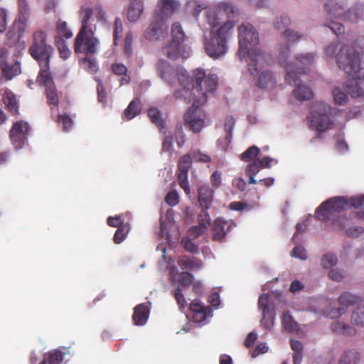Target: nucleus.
Returning <instances> with one entry per match:
<instances>
[{
	"label": "nucleus",
	"instance_id": "f257e3e1",
	"mask_svg": "<svg viewBox=\"0 0 364 364\" xmlns=\"http://www.w3.org/2000/svg\"><path fill=\"white\" fill-rule=\"evenodd\" d=\"M177 75L181 89L174 92V97L186 103L193 101V106L204 105L208 100V94L212 93L218 86L217 75L207 74L201 68L194 70L193 77L186 70H180Z\"/></svg>",
	"mask_w": 364,
	"mask_h": 364
},
{
	"label": "nucleus",
	"instance_id": "f03ea898",
	"mask_svg": "<svg viewBox=\"0 0 364 364\" xmlns=\"http://www.w3.org/2000/svg\"><path fill=\"white\" fill-rule=\"evenodd\" d=\"M259 41V33L251 23H243L238 27L239 48L237 55L240 60L248 55L247 68L252 75L258 74L269 63L267 55L255 47Z\"/></svg>",
	"mask_w": 364,
	"mask_h": 364
},
{
	"label": "nucleus",
	"instance_id": "7ed1b4c3",
	"mask_svg": "<svg viewBox=\"0 0 364 364\" xmlns=\"http://www.w3.org/2000/svg\"><path fill=\"white\" fill-rule=\"evenodd\" d=\"M336 56L338 66L349 77L344 84L346 92L353 97L364 95V68L360 67L358 53L351 47L343 46Z\"/></svg>",
	"mask_w": 364,
	"mask_h": 364
},
{
	"label": "nucleus",
	"instance_id": "20e7f679",
	"mask_svg": "<svg viewBox=\"0 0 364 364\" xmlns=\"http://www.w3.org/2000/svg\"><path fill=\"white\" fill-rule=\"evenodd\" d=\"M181 4L176 0H159L154 20L145 31V38L151 41L166 37L168 27L166 21L178 10Z\"/></svg>",
	"mask_w": 364,
	"mask_h": 364
},
{
	"label": "nucleus",
	"instance_id": "39448f33",
	"mask_svg": "<svg viewBox=\"0 0 364 364\" xmlns=\"http://www.w3.org/2000/svg\"><path fill=\"white\" fill-rule=\"evenodd\" d=\"M348 201L343 196L331 198L323 202L316 210V218L322 222L331 220L333 229L336 231L343 230L350 225V218L336 217L337 214L343 210Z\"/></svg>",
	"mask_w": 364,
	"mask_h": 364
},
{
	"label": "nucleus",
	"instance_id": "423d86ee",
	"mask_svg": "<svg viewBox=\"0 0 364 364\" xmlns=\"http://www.w3.org/2000/svg\"><path fill=\"white\" fill-rule=\"evenodd\" d=\"M234 23L223 22L219 27L211 28L210 38L205 43V50L209 57L218 59L225 55L228 50V41L232 35Z\"/></svg>",
	"mask_w": 364,
	"mask_h": 364
},
{
	"label": "nucleus",
	"instance_id": "0eeeda50",
	"mask_svg": "<svg viewBox=\"0 0 364 364\" xmlns=\"http://www.w3.org/2000/svg\"><path fill=\"white\" fill-rule=\"evenodd\" d=\"M239 16L240 11L237 7L229 1H220L205 12L207 22L213 28L219 27L225 19H226L225 22L232 21L235 26Z\"/></svg>",
	"mask_w": 364,
	"mask_h": 364
},
{
	"label": "nucleus",
	"instance_id": "6e6552de",
	"mask_svg": "<svg viewBox=\"0 0 364 364\" xmlns=\"http://www.w3.org/2000/svg\"><path fill=\"white\" fill-rule=\"evenodd\" d=\"M54 53L53 47L48 43V34L43 29H37L32 34L28 53L37 62L50 60Z\"/></svg>",
	"mask_w": 364,
	"mask_h": 364
},
{
	"label": "nucleus",
	"instance_id": "1a4fd4ad",
	"mask_svg": "<svg viewBox=\"0 0 364 364\" xmlns=\"http://www.w3.org/2000/svg\"><path fill=\"white\" fill-rule=\"evenodd\" d=\"M290 54L289 46H282L279 48L278 60L281 66L287 71V66L290 70L296 73L298 76L307 74L309 72V67L314 63V55L313 53L301 54L296 57L295 62L288 63L287 58Z\"/></svg>",
	"mask_w": 364,
	"mask_h": 364
},
{
	"label": "nucleus",
	"instance_id": "9d476101",
	"mask_svg": "<svg viewBox=\"0 0 364 364\" xmlns=\"http://www.w3.org/2000/svg\"><path fill=\"white\" fill-rule=\"evenodd\" d=\"M328 107L323 102H317L309 116L311 125L317 131L325 132L331 126V119L328 115Z\"/></svg>",
	"mask_w": 364,
	"mask_h": 364
},
{
	"label": "nucleus",
	"instance_id": "9b49d317",
	"mask_svg": "<svg viewBox=\"0 0 364 364\" xmlns=\"http://www.w3.org/2000/svg\"><path fill=\"white\" fill-rule=\"evenodd\" d=\"M99 41L95 37V33H77L74 43V50L76 53L92 55L97 52Z\"/></svg>",
	"mask_w": 364,
	"mask_h": 364
},
{
	"label": "nucleus",
	"instance_id": "f8f14e48",
	"mask_svg": "<svg viewBox=\"0 0 364 364\" xmlns=\"http://www.w3.org/2000/svg\"><path fill=\"white\" fill-rule=\"evenodd\" d=\"M287 73L285 80L289 85H294L296 87L293 91L294 96L299 101L309 100L314 97V93L310 87L301 83L299 76L287 66Z\"/></svg>",
	"mask_w": 364,
	"mask_h": 364
},
{
	"label": "nucleus",
	"instance_id": "ddd939ff",
	"mask_svg": "<svg viewBox=\"0 0 364 364\" xmlns=\"http://www.w3.org/2000/svg\"><path fill=\"white\" fill-rule=\"evenodd\" d=\"M199 107L193 104L184 115L185 126L193 133L200 132L205 127V113Z\"/></svg>",
	"mask_w": 364,
	"mask_h": 364
},
{
	"label": "nucleus",
	"instance_id": "4468645a",
	"mask_svg": "<svg viewBox=\"0 0 364 364\" xmlns=\"http://www.w3.org/2000/svg\"><path fill=\"white\" fill-rule=\"evenodd\" d=\"M28 131L29 125L24 121H18L13 124L10 130L9 137L16 149H21L24 145Z\"/></svg>",
	"mask_w": 364,
	"mask_h": 364
},
{
	"label": "nucleus",
	"instance_id": "2eb2a0df",
	"mask_svg": "<svg viewBox=\"0 0 364 364\" xmlns=\"http://www.w3.org/2000/svg\"><path fill=\"white\" fill-rule=\"evenodd\" d=\"M163 53L171 60H176L178 58L186 59L190 55L191 47L188 44L171 41L163 47Z\"/></svg>",
	"mask_w": 364,
	"mask_h": 364
},
{
	"label": "nucleus",
	"instance_id": "dca6fc26",
	"mask_svg": "<svg viewBox=\"0 0 364 364\" xmlns=\"http://www.w3.org/2000/svg\"><path fill=\"white\" fill-rule=\"evenodd\" d=\"M236 226L232 220H225L222 218H218L215 220L213 232V240L215 241H222L233 228Z\"/></svg>",
	"mask_w": 364,
	"mask_h": 364
},
{
	"label": "nucleus",
	"instance_id": "f3484780",
	"mask_svg": "<svg viewBox=\"0 0 364 364\" xmlns=\"http://www.w3.org/2000/svg\"><path fill=\"white\" fill-rule=\"evenodd\" d=\"M338 303L340 306L338 308L331 310L329 314L332 318L340 316L345 314L347 308L351 305L360 301V297L356 295L352 294L349 292H344L338 297Z\"/></svg>",
	"mask_w": 364,
	"mask_h": 364
},
{
	"label": "nucleus",
	"instance_id": "a211bd4d",
	"mask_svg": "<svg viewBox=\"0 0 364 364\" xmlns=\"http://www.w3.org/2000/svg\"><path fill=\"white\" fill-rule=\"evenodd\" d=\"M256 85L260 89L272 90L277 87V82L272 71L264 70L259 73Z\"/></svg>",
	"mask_w": 364,
	"mask_h": 364
},
{
	"label": "nucleus",
	"instance_id": "6ab92c4d",
	"mask_svg": "<svg viewBox=\"0 0 364 364\" xmlns=\"http://www.w3.org/2000/svg\"><path fill=\"white\" fill-rule=\"evenodd\" d=\"M37 63L40 67V71L37 76V82L45 87L54 85L52 75L50 71V60L40 61Z\"/></svg>",
	"mask_w": 364,
	"mask_h": 364
},
{
	"label": "nucleus",
	"instance_id": "aec40b11",
	"mask_svg": "<svg viewBox=\"0 0 364 364\" xmlns=\"http://www.w3.org/2000/svg\"><path fill=\"white\" fill-rule=\"evenodd\" d=\"M347 4L346 2L337 0H328L325 4L324 8L328 15L330 17L338 18L343 16L346 10Z\"/></svg>",
	"mask_w": 364,
	"mask_h": 364
},
{
	"label": "nucleus",
	"instance_id": "412c9836",
	"mask_svg": "<svg viewBox=\"0 0 364 364\" xmlns=\"http://www.w3.org/2000/svg\"><path fill=\"white\" fill-rule=\"evenodd\" d=\"M93 14L92 9L87 7L82 9L81 27L78 33H90L95 31V26L92 23Z\"/></svg>",
	"mask_w": 364,
	"mask_h": 364
},
{
	"label": "nucleus",
	"instance_id": "4be33fe9",
	"mask_svg": "<svg viewBox=\"0 0 364 364\" xmlns=\"http://www.w3.org/2000/svg\"><path fill=\"white\" fill-rule=\"evenodd\" d=\"M149 316V308L146 304H140L134 309L132 320L135 325H144Z\"/></svg>",
	"mask_w": 364,
	"mask_h": 364
},
{
	"label": "nucleus",
	"instance_id": "5701e85b",
	"mask_svg": "<svg viewBox=\"0 0 364 364\" xmlns=\"http://www.w3.org/2000/svg\"><path fill=\"white\" fill-rule=\"evenodd\" d=\"M198 198L200 205L203 209H209L213 200V191L209 186H200L198 191Z\"/></svg>",
	"mask_w": 364,
	"mask_h": 364
},
{
	"label": "nucleus",
	"instance_id": "b1692460",
	"mask_svg": "<svg viewBox=\"0 0 364 364\" xmlns=\"http://www.w3.org/2000/svg\"><path fill=\"white\" fill-rule=\"evenodd\" d=\"M0 68L2 76L6 80H11L14 77L21 73V63L18 61H16L13 64H10L6 61L5 63H1Z\"/></svg>",
	"mask_w": 364,
	"mask_h": 364
},
{
	"label": "nucleus",
	"instance_id": "393cba45",
	"mask_svg": "<svg viewBox=\"0 0 364 364\" xmlns=\"http://www.w3.org/2000/svg\"><path fill=\"white\" fill-rule=\"evenodd\" d=\"M331 328L332 331L337 335L353 336L357 333L356 329L353 326L341 321H333L331 325Z\"/></svg>",
	"mask_w": 364,
	"mask_h": 364
},
{
	"label": "nucleus",
	"instance_id": "a878e982",
	"mask_svg": "<svg viewBox=\"0 0 364 364\" xmlns=\"http://www.w3.org/2000/svg\"><path fill=\"white\" fill-rule=\"evenodd\" d=\"M178 265L182 269L197 271L202 268L203 263L201 259L196 257L183 256L178 261Z\"/></svg>",
	"mask_w": 364,
	"mask_h": 364
},
{
	"label": "nucleus",
	"instance_id": "bb28decb",
	"mask_svg": "<svg viewBox=\"0 0 364 364\" xmlns=\"http://www.w3.org/2000/svg\"><path fill=\"white\" fill-rule=\"evenodd\" d=\"M18 22L23 27L20 28L21 33L25 31L26 23L30 17V6L26 0L18 1Z\"/></svg>",
	"mask_w": 364,
	"mask_h": 364
},
{
	"label": "nucleus",
	"instance_id": "cd10ccee",
	"mask_svg": "<svg viewBox=\"0 0 364 364\" xmlns=\"http://www.w3.org/2000/svg\"><path fill=\"white\" fill-rule=\"evenodd\" d=\"M144 10L143 2L141 0H133L128 9L127 18L129 21H136Z\"/></svg>",
	"mask_w": 364,
	"mask_h": 364
},
{
	"label": "nucleus",
	"instance_id": "c85d7f7f",
	"mask_svg": "<svg viewBox=\"0 0 364 364\" xmlns=\"http://www.w3.org/2000/svg\"><path fill=\"white\" fill-rule=\"evenodd\" d=\"M360 359V353L355 349H350L342 353L338 364H358Z\"/></svg>",
	"mask_w": 364,
	"mask_h": 364
},
{
	"label": "nucleus",
	"instance_id": "c756f323",
	"mask_svg": "<svg viewBox=\"0 0 364 364\" xmlns=\"http://www.w3.org/2000/svg\"><path fill=\"white\" fill-rule=\"evenodd\" d=\"M156 70L161 79L165 80L169 85H171V82L168 78L173 73V68L169 63L164 60H159L156 64Z\"/></svg>",
	"mask_w": 364,
	"mask_h": 364
},
{
	"label": "nucleus",
	"instance_id": "7c9ffc66",
	"mask_svg": "<svg viewBox=\"0 0 364 364\" xmlns=\"http://www.w3.org/2000/svg\"><path fill=\"white\" fill-rule=\"evenodd\" d=\"M4 103L13 115L18 113V105L16 95L11 92H5L3 96Z\"/></svg>",
	"mask_w": 364,
	"mask_h": 364
},
{
	"label": "nucleus",
	"instance_id": "2f4dec72",
	"mask_svg": "<svg viewBox=\"0 0 364 364\" xmlns=\"http://www.w3.org/2000/svg\"><path fill=\"white\" fill-rule=\"evenodd\" d=\"M350 322L353 326L364 328V304L358 306L352 311Z\"/></svg>",
	"mask_w": 364,
	"mask_h": 364
},
{
	"label": "nucleus",
	"instance_id": "473e14b6",
	"mask_svg": "<svg viewBox=\"0 0 364 364\" xmlns=\"http://www.w3.org/2000/svg\"><path fill=\"white\" fill-rule=\"evenodd\" d=\"M112 70L117 75H123L120 79V85L128 84L130 82V77L127 75V68L124 64H112Z\"/></svg>",
	"mask_w": 364,
	"mask_h": 364
},
{
	"label": "nucleus",
	"instance_id": "72a5a7b5",
	"mask_svg": "<svg viewBox=\"0 0 364 364\" xmlns=\"http://www.w3.org/2000/svg\"><path fill=\"white\" fill-rule=\"evenodd\" d=\"M205 8L204 4L199 3L198 1L189 0L186 2L185 9L188 14L197 18L200 12Z\"/></svg>",
	"mask_w": 364,
	"mask_h": 364
},
{
	"label": "nucleus",
	"instance_id": "f704fd0d",
	"mask_svg": "<svg viewBox=\"0 0 364 364\" xmlns=\"http://www.w3.org/2000/svg\"><path fill=\"white\" fill-rule=\"evenodd\" d=\"M171 41L178 42L181 44H186V37L183 31L181 25L178 22H175L171 27Z\"/></svg>",
	"mask_w": 364,
	"mask_h": 364
},
{
	"label": "nucleus",
	"instance_id": "c9c22d12",
	"mask_svg": "<svg viewBox=\"0 0 364 364\" xmlns=\"http://www.w3.org/2000/svg\"><path fill=\"white\" fill-rule=\"evenodd\" d=\"M141 111V106L139 100L134 99L130 102L128 107L124 112V117L127 119L130 120L135 116L139 114Z\"/></svg>",
	"mask_w": 364,
	"mask_h": 364
},
{
	"label": "nucleus",
	"instance_id": "e433bc0d",
	"mask_svg": "<svg viewBox=\"0 0 364 364\" xmlns=\"http://www.w3.org/2000/svg\"><path fill=\"white\" fill-rule=\"evenodd\" d=\"M63 360L62 352L55 349L49 352L39 364H60Z\"/></svg>",
	"mask_w": 364,
	"mask_h": 364
},
{
	"label": "nucleus",
	"instance_id": "4c0bfd02",
	"mask_svg": "<svg viewBox=\"0 0 364 364\" xmlns=\"http://www.w3.org/2000/svg\"><path fill=\"white\" fill-rule=\"evenodd\" d=\"M54 42L58 50L60 57L64 60L68 58L71 52L66 45L65 40L60 36H55Z\"/></svg>",
	"mask_w": 364,
	"mask_h": 364
},
{
	"label": "nucleus",
	"instance_id": "58836bf2",
	"mask_svg": "<svg viewBox=\"0 0 364 364\" xmlns=\"http://www.w3.org/2000/svg\"><path fill=\"white\" fill-rule=\"evenodd\" d=\"M260 170H262V168L259 166V161H257L255 159L252 163L247 166L245 171L247 175L249 176L248 183L250 184H256L257 183L255 176Z\"/></svg>",
	"mask_w": 364,
	"mask_h": 364
},
{
	"label": "nucleus",
	"instance_id": "ea45409f",
	"mask_svg": "<svg viewBox=\"0 0 364 364\" xmlns=\"http://www.w3.org/2000/svg\"><path fill=\"white\" fill-rule=\"evenodd\" d=\"M258 306L262 313L274 310L272 298L267 294H263L259 297Z\"/></svg>",
	"mask_w": 364,
	"mask_h": 364
},
{
	"label": "nucleus",
	"instance_id": "a19ab883",
	"mask_svg": "<svg viewBox=\"0 0 364 364\" xmlns=\"http://www.w3.org/2000/svg\"><path fill=\"white\" fill-rule=\"evenodd\" d=\"M148 115L151 121L160 130L164 128V122L160 111L157 108L151 107L148 111Z\"/></svg>",
	"mask_w": 364,
	"mask_h": 364
},
{
	"label": "nucleus",
	"instance_id": "79ce46f5",
	"mask_svg": "<svg viewBox=\"0 0 364 364\" xmlns=\"http://www.w3.org/2000/svg\"><path fill=\"white\" fill-rule=\"evenodd\" d=\"M129 230L130 226L129 223L119 226L113 237L114 242L115 244H120L122 242L127 236Z\"/></svg>",
	"mask_w": 364,
	"mask_h": 364
},
{
	"label": "nucleus",
	"instance_id": "37998d69",
	"mask_svg": "<svg viewBox=\"0 0 364 364\" xmlns=\"http://www.w3.org/2000/svg\"><path fill=\"white\" fill-rule=\"evenodd\" d=\"M55 29L58 33V36H60L62 38L69 39L73 36V32L64 21L59 19L56 23Z\"/></svg>",
	"mask_w": 364,
	"mask_h": 364
},
{
	"label": "nucleus",
	"instance_id": "c03bdc74",
	"mask_svg": "<svg viewBox=\"0 0 364 364\" xmlns=\"http://www.w3.org/2000/svg\"><path fill=\"white\" fill-rule=\"evenodd\" d=\"M282 323L284 329L289 332L294 331L297 327L296 322L293 319L288 311L283 313L282 316Z\"/></svg>",
	"mask_w": 364,
	"mask_h": 364
},
{
	"label": "nucleus",
	"instance_id": "a18cd8bd",
	"mask_svg": "<svg viewBox=\"0 0 364 364\" xmlns=\"http://www.w3.org/2000/svg\"><path fill=\"white\" fill-rule=\"evenodd\" d=\"M260 149L256 146L249 147L240 155V159L245 162H249L254 160L259 156Z\"/></svg>",
	"mask_w": 364,
	"mask_h": 364
},
{
	"label": "nucleus",
	"instance_id": "49530a36",
	"mask_svg": "<svg viewBox=\"0 0 364 364\" xmlns=\"http://www.w3.org/2000/svg\"><path fill=\"white\" fill-rule=\"evenodd\" d=\"M45 92L47 98V102L49 105L58 106L59 103V99L55 85L46 87Z\"/></svg>",
	"mask_w": 364,
	"mask_h": 364
},
{
	"label": "nucleus",
	"instance_id": "de8ad7c7",
	"mask_svg": "<svg viewBox=\"0 0 364 364\" xmlns=\"http://www.w3.org/2000/svg\"><path fill=\"white\" fill-rule=\"evenodd\" d=\"M192 163V157L189 153L182 156L178 161V171L188 173L189 169L191 167Z\"/></svg>",
	"mask_w": 364,
	"mask_h": 364
},
{
	"label": "nucleus",
	"instance_id": "09e8293b",
	"mask_svg": "<svg viewBox=\"0 0 364 364\" xmlns=\"http://www.w3.org/2000/svg\"><path fill=\"white\" fill-rule=\"evenodd\" d=\"M282 37L287 43L286 46H289L290 47L289 43L299 41L302 38V35L292 29H285L284 32L282 33ZM283 46H285V45H283ZM281 47H282V46H280L279 48Z\"/></svg>",
	"mask_w": 364,
	"mask_h": 364
},
{
	"label": "nucleus",
	"instance_id": "8fccbe9b",
	"mask_svg": "<svg viewBox=\"0 0 364 364\" xmlns=\"http://www.w3.org/2000/svg\"><path fill=\"white\" fill-rule=\"evenodd\" d=\"M81 63L85 70L88 73L93 74L97 73L98 68L95 58H90L89 55H86L82 59Z\"/></svg>",
	"mask_w": 364,
	"mask_h": 364
},
{
	"label": "nucleus",
	"instance_id": "3c124183",
	"mask_svg": "<svg viewBox=\"0 0 364 364\" xmlns=\"http://www.w3.org/2000/svg\"><path fill=\"white\" fill-rule=\"evenodd\" d=\"M193 282V276L188 272H182L178 277V286L183 289L186 287H189Z\"/></svg>",
	"mask_w": 364,
	"mask_h": 364
},
{
	"label": "nucleus",
	"instance_id": "603ef678",
	"mask_svg": "<svg viewBox=\"0 0 364 364\" xmlns=\"http://www.w3.org/2000/svg\"><path fill=\"white\" fill-rule=\"evenodd\" d=\"M172 294L177 302L179 309L183 311L187 306V301L183 294V289L181 287H177L172 291Z\"/></svg>",
	"mask_w": 364,
	"mask_h": 364
},
{
	"label": "nucleus",
	"instance_id": "864d4df0",
	"mask_svg": "<svg viewBox=\"0 0 364 364\" xmlns=\"http://www.w3.org/2000/svg\"><path fill=\"white\" fill-rule=\"evenodd\" d=\"M177 179L179 186L183 189L186 194L189 195L191 193V189L188 181V172L179 171L177 175Z\"/></svg>",
	"mask_w": 364,
	"mask_h": 364
},
{
	"label": "nucleus",
	"instance_id": "5fc2aeb1",
	"mask_svg": "<svg viewBox=\"0 0 364 364\" xmlns=\"http://www.w3.org/2000/svg\"><path fill=\"white\" fill-rule=\"evenodd\" d=\"M337 257L334 254L328 253L321 258V264L325 269H330L337 263Z\"/></svg>",
	"mask_w": 364,
	"mask_h": 364
},
{
	"label": "nucleus",
	"instance_id": "6e6d98bb",
	"mask_svg": "<svg viewBox=\"0 0 364 364\" xmlns=\"http://www.w3.org/2000/svg\"><path fill=\"white\" fill-rule=\"evenodd\" d=\"M58 122L62 124L64 132H69L73 124V119L67 114L59 115L58 117Z\"/></svg>",
	"mask_w": 364,
	"mask_h": 364
},
{
	"label": "nucleus",
	"instance_id": "4d7b16f0",
	"mask_svg": "<svg viewBox=\"0 0 364 364\" xmlns=\"http://www.w3.org/2000/svg\"><path fill=\"white\" fill-rule=\"evenodd\" d=\"M262 316H263L262 320V325L267 329L271 328L274 325V317H275L274 310L268 311V313H267V312L262 313Z\"/></svg>",
	"mask_w": 364,
	"mask_h": 364
},
{
	"label": "nucleus",
	"instance_id": "13d9d810",
	"mask_svg": "<svg viewBox=\"0 0 364 364\" xmlns=\"http://www.w3.org/2000/svg\"><path fill=\"white\" fill-rule=\"evenodd\" d=\"M161 151L168 152L169 153L170 156H172L173 152V143L172 135H167L163 139Z\"/></svg>",
	"mask_w": 364,
	"mask_h": 364
},
{
	"label": "nucleus",
	"instance_id": "bf43d9fd",
	"mask_svg": "<svg viewBox=\"0 0 364 364\" xmlns=\"http://www.w3.org/2000/svg\"><path fill=\"white\" fill-rule=\"evenodd\" d=\"M333 95L335 102L339 105H344L348 100L346 94L342 92L338 87L333 89Z\"/></svg>",
	"mask_w": 364,
	"mask_h": 364
},
{
	"label": "nucleus",
	"instance_id": "052dcab7",
	"mask_svg": "<svg viewBox=\"0 0 364 364\" xmlns=\"http://www.w3.org/2000/svg\"><path fill=\"white\" fill-rule=\"evenodd\" d=\"M291 23V20L288 16L282 15L274 23V28L277 30L285 29Z\"/></svg>",
	"mask_w": 364,
	"mask_h": 364
},
{
	"label": "nucleus",
	"instance_id": "680f3d73",
	"mask_svg": "<svg viewBox=\"0 0 364 364\" xmlns=\"http://www.w3.org/2000/svg\"><path fill=\"white\" fill-rule=\"evenodd\" d=\"M325 26L328 27L336 36L344 33L345 28L342 23L333 21H330L325 23Z\"/></svg>",
	"mask_w": 364,
	"mask_h": 364
},
{
	"label": "nucleus",
	"instance_id": "e2e57ef3",
	"mask_svg": "<svg viewBox=\"0 0 364 364\" xmlns=\"http://www.w3.org/2000/svg\"><path fill=\"white\" fill-rule=\"evenodd\" d=\"M122 31H123V28H122V21L119 18L116 17L114 19V32H113L114 44V45L117 44V40L119 39V38L121 37Z\"/></svg>",
	"mask_w": 364,
	"mask_h": 364
},
{
	"label": "nucleus",
	"instance_id": "0e129e2a",
	"mask_svg": "<svg viewBox=\"0 0 364 364\" xmlns=\"http://www.w3.org/2000/svg\"><path fill=\"white\" fill-rule=\"evenodd\" d=\"M342 18L346 21L356 22L359 18L358 9L351 8L347 11L346 10Z\"/></svg>",
	"mask_w": 364,
	"mask_h": 364
},
{
	"label": "nucleus",
	"instance_id": "69168bd1",
	"mask_svg": "<svg viewBox=\"0 0 364 364\" xmlns=\"http://www.w3.org/2000/svg\"><path fill=\"white\" fill-rule=\"evenodd\" d=\"M346 235L352 238H357L360 236L364 232V228L360 226H353V227H346Z\"/></svg>",
	"mask_w": 364,
	"mask_h": 364
},
{
	"label": "nucleus",
	"instance_id": "338daca9",
	"mask_svg": "<svg viewBox=\"0 0 364 364\" xmlns=\"http://www.w3.org/2000/svg\"><path fill=\"white\" fill-rule=\"evenodd\" d=\"M166 203L170 206H175L179 203V196L176 191H171L165 197Z\"/></svg>",
	"mask_w": 364,
	"mask_h": 364
},
{
	"label": "nucleus",
	"instance_id": "774afa93",
	"mask_svg": "<svg viewBox=\"0 0 364 364\" xmlns=\"http://www.w3.org/2000/svg\"><path fill=\"white\" fill-rule=\"evenodd\" d=\"M207 210L208 209L203 208L198 216L199 223L203 228H207L210 225L211 218L207 212Z\"/></svg>",
	"mask_w": 364,
	"mask_h": 364
}]
</instances>
